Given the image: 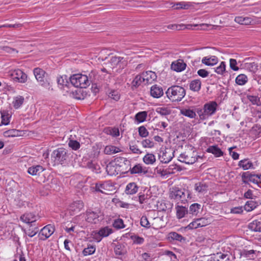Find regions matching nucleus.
Instances as JSON below:
<instances>
[{
  "mask_svg": "<svg viewBox=\"0 0 261 261\" xmlns=\"http://www.w3.org/2000/svg\"><path fill=\"white\" fill-rule=\"evenodd\" d=\"M98 80V76L94 71H92L89 77L85 74L77 73L72 75L70 78L71 83L74 87L81 88H86L91 83H94Z\"/></svg>",
  "mask_w": 261,
  "mask_h": 261,
  "instance_id": "f257e3e1",
  "label": "nucleus"
},
{
  "mask_svg": "<svg viewBox=\"0 0 261 261\" xmlns=\"http://www.w3.org/2000/svg\"><path fill=\"white\" fill-rule=\"evenodd\" d=\"M169 198L178 203H186L188 200L193 199L194 196L192 192L188 189L173 187L170 189Z\"/></svg>",
  "mask_w": 261,
  "mask_h": 261,
  "instance_id": "f03ea898",
  "label": "nucleus"
},
{
  "mask_svg": "<svg viewBox=\"0 0 261 261\" xmlns=\"http://www.w3.org/2000/svg\"><path fill=\"white\" fill-rule=\"evenodd\" d=\"M126 65L127 61L124 58L113 56L110 57L109 62L106 64V67L101 69V71L108 73H111V71L119 72Z\"/></svg>",
  "mask_w": 261,
  "mask_h": 261,
  "instance_id": "7ed1b4c3",
  "label": "nucleus"
},
{
  "mask_svg": "<svg viewBox=\"0 0 261 261\" xmlns=\"http://www.w3.org/2000/svg\"><path fill=\"white\" fill-rule=\"evenodd\" d=\"M167 97L172 101H180L186 95L185 89L179 86L169 88L166 92Z\"/></svg>",
  "mask_w": 261,
  "mask_h": 261,
  "instance_id": "20e7f679",
  "label": "nucleus"
},
{
  "mask_svg": "<svg viewBox=\"0 0 261 261\" xmlns=\"http://www.w3.org/2000/svg\"><path fill=\"white\" fill-rule=\"evenodd\" d=\"M217 103L215 101H211L205 103L202 109L198 111V114L202 120L208 119L214 114L216 111Z\"/></svg>",
  "mask_w": 261,
  "mask_h": 261,
  "instance_id": "39448f33",
  "label": "nucleus"
},
{
  "mask_svg": "<svg viewBox=\"0 0 261 261\" xmlns=\"http://www.w3.org/2000/svg\"><path fill=\"white\" fill-rule=\"evenodd\" d=\"M91 189L95 192L108 194L109 192L113 190L114 185L110 181H105L96 183Z\"/></svg>",
  "mask_w": 261,
  "mask_h": 261,
  "instance_id": "423d86ee",
  "label": "nucleus"
},
{
  "mask_svg": "<svg viewBox=\"0 0 261 261\" xmlns=\"http://www.w3.org/2000/svg\"><path fill=\"white\" fill-rule=\"evenodd\" d=\"M34 76L39 84L45 88L49 87V82L46 79V73L42 69L35 68L33 70Z\"/></svg>",
  "mask_w": 261,
  "mask_h": 261,
  "instance_id": "0eeeda50",
  "label": "nucleus"
},
{
  "mask_svg": "<svg viewBox=\"0 0 261 261\" xmlns=\"http://www.w3.org/2000/svg\"><path fill=\"white\" fill-rule=\"evenodd\" d=\"M40 218L39 216L34 212H26L20 216V220L26 224H34Z\"/></svg>",
  "mask_w": 261,
  "mask_h": 261,
  "instance_id": "6e6552de",
  "label": "nucleus"
},
{
  "mask_svg": "<svg viewBox=\"0 0 261 261\" xmlns=\"http://www.w3.org/2000/svg\"><path fill=\"white\" fill-rule=\"evenodd\" d=\"M181 168L177 164H171L168 169H161L157 168V173L161 175V176L167 178L169 175L175 173L177 171H180Z\"/></svg>",
  "mask_w": 261,
  "mask_h": 261,
  "instance_id": "1a4fd4ad",
  "label": "nucleus"
},
{
  "mask_svg": "<svg viewBox=\"0 0 261 261\" xmlns=\"http://www.w3.org/2000/svg\"><path fill=\"white\" fill-rule=\"evenodd\" d=\"M12 79L16 82L25 83L28 80L27 75L20 69H15L11 73Z\"/></svg>",
  "mask_w": 261,
  "mask_h": 261,
  "instance_id": "9d476101",
  "label": "nucleus"
},
{
  "mask_svg": "<svg viewBox=\"0 0 261 261\" xmlns=\"http://www.w3.org/2000/svg\"><path fill=\"white\" fill-rule=\"evenodd\" d=\"M112 232V229L109 227H102L93 234V238L96 242H99L102 238L108 237Z\"/></svg>",
  "mask_w": 261,
  "mask_h": 261,
  "instance_id": "9b49d317",
  "label": "nucleus"
},
{
  "mask_svg": "<svg viewBox=\"0 0 261 261\" xmlns=\"http://www.w3.org/2000/svg\"><path fill=\"white\" fill-rule=\"evenodd\" d=\"M55 227L51 224H48L41 229L39 232V237L41 240H45L48 238L55 231Z\"/></svg>",
  "mask_w": 261,
  "mask_h": 261,
  "instance_id": "f8f14e48",
  "label": "nucleus"
},
{
  "mask_svg": "<svg viewBox=\"0 0 261 261\" xmlns=\"http://www.w3.org/2000/svg\"><path fill=\"white\" fill-rule=\"evenodd\" d=\"M66 155V150L63 148H59L53 151L51 158L54 159V162H63L65 160Z\"/></svg>",
  "mask_w": 261,
  "mask_h": 261,
  "instance_id": "ddd939ff",
  "label": "nucleus"
},
{
  "mask_svg": "<svg viewBox=\"0 0 261 261\" xmlns=\"http://www.w3.org/2000/svg\"><path fill=\"white\" fill-rule=\"evenodd\" d=\"M257 251L253 249H243L239 251L240 258L247 259H253L256 256Z\"/></svg>",
  "mask_w": 261,
  "mask_h": 261,
  "instance_id": "4468645a",
  "label": "nucleus"
},
{
  "mask_svg": "<svg viewBox=\"0 0 261 261\" xmlns=\"http://www.w3.org/2000/svg\"><path fill=\"white\" fill-rule=\"evenodd\" d=\"M84 207V203L81 200H78L72 203L69 207L71 215L79 212Z\"/></svg>",
  "mask_w": 261,
  "mask_h": 261,
  "instance_id": "2eb2a0df",
  "label": "nucleus"
},
{
  "mask_svg": "<svg viewBox=\"0 0 261 261\" xmlns=\"http://www.w3.org/2000/svg\"><path fill=\"white\" fill-rule=\"evenodd\" d=\"M186 64L182 60H178L172 63L171 68L176 72H181L186 69Z\"/></svg>",
  "mask_w": 261,
  "mask_h": 261,
  "instance_id": "dca6fc26",
  "label": "nucleus"
},
{
  "mask_svg": "<svg viewBox=\"0 0 261 261\" xmlns=\"http://www.w3.org/2000/svg\"><path fill=\"white\" fill-rule=\"evenodd\" d=\"M150 92L151 96L156 98L161 97L164 94L162 87L157 85L151 86Z\"/></svg>",
  "mask_w": 261,
  "mask_h": 261,
  "instance_id": "f3484780",
  "label": "nucleus"
},
{
  "mask_svg": "<svg viewBox=\"0 0 261 261\" xmlns=\"http://www.w3.org/2000/svg\"><path fill=\"white\" fill-rule=\"evenodd\" d=\"M243 179H247L254 183L261 182V174H251L249 172H244L242 174Z\"/></svg>",
  "mask_w": 261,
  "mask_h": 261,
  "instance_id": "a211bd4d",
  "label": "nucleus"
},
{
  "mask_svg": "<svg viewBox=\"0 0 261 261\" xmlns=\"http://www.w3.org/2000/svg\"><path fill=\"white\" fill-rule=\"evenodd\" d=\"M143 80L145 81V85L150 84L156 79V75L154 72L151 71H147L143 72Z\"/></svg>",
  "mask_w": 261,
  "mask_h": 261,
  "instance_id": "6ab92c4d",
  "label": "nucleus"
},
{
  "mask_svg": "<svg viewBox=\"0 0 261 261\" xmlns=\"http://www.w3.org/2000/svg\"><path fill=\"white\" fill-rule=\"evenodd\" d=\"M201 62L206 66H214L218 62V58L215 56H208L203 57Z\"/></svg>",
  "mask_w": 261,
  "mask_h": 261,
  "instance_id": "aec40b11",
  "label": "nucleus"
},
{
  "mask_svg": "<svg viewBox=\"0 0 261 261\" xmlns=\"http://www.w3.org/2000/svg\"><path fill=\"white\" fill-rule=\"evenodd\" d=\"M86 220L91 223L96 224L98 221V214L92 211H88L86 213Z\"/></svg>",
  "mask_w": 261,
  "mask_h": 261,
  "instance_id": "412c9836",
  "label": "nucleus"
},
{
  "mask_svg": "<svg viewBox=\"0 0 261 261\" xmlns=\"http://www.w3.org/2000/svg\"><path fill=\"white\" fill-rule=\"evenodd\" d=\"M176 215L177 219H180L185 217L188 213V208L186 206L177 204L175 206Z\"/></svg>",
  "mask_w": 261,
  "mask_h": 261,
  "instance_id": "4be33fe9",
  "label": "nucleus"
},
{
  "mask_svg": "<svg viewBox=\"0 0 261 261\" xmlns=\"http://www.w3.org/2000/svg\"><path fill=\"white\" fill-rule=\"evenodd\" d=\"M139 189V187L134 182L128 183L125 189V193L127 195H133L136 194Z\"/></svg>",
  "mask_w": 261,
  "mask_h": 261,
  "instance_id": "5701e85b",
  "label": "nucleus"
},
{
  "mask_svg": "<svg viewBox=\"0 0 261 261\" xmlns=\"http://www.w3.org/2000/svg\"><path fill=\"white\" fill-rule=\"evenodd\" d=\"M45 168L40 165H33L28 168V172L32 175L40 174L44 170Z\"/></svg>",
  "mask_w": 261,
  "mask_h": 261,
  "instance_id": "b1692460",
  "label": "nucleus"
},
{
  "mask_svg": "<svg viewBox=\"0 0 261 261\" xmlns=\"http://www.w3.org/2000/svg\"><path fill=\"white\" fill-rule=\"evenodd\" d=\"M152 217L150 216V213H148L147 216L144 215L142 216L140 219V224L141 225L145 227L146 228H151V219Z\"/></svg>",
  "mask_w": 261,
  "mask_h": 261,
  "instance_id": "393cba45",
  "label": "nucleus"
},
{
  "mask_svg": "<svg viewBox=\"0 0 261 261\" xmlns=\"http://www.w3.org/2000/svg\"><path fill=\"white\" fill-rule=\"evenodd\" d=\"M129 170L131 174L146 173L147 172V169L145 167H143L141 164H136L133 167H129Z\"/></svg>",
  "mask_w": 261,
  "mask_h": 261,
  "instance_id": "a878e982",
  "label": "nucleus"
},
{
  "mask_svg": "<svg viewBox=\"0 0 261 261\" xmlns=\"http://www.w3.org/2000/svg\"><path fill=\"white\" fill-rule=\"evenodd\" d=\"M151 227L154 229H158L163 226V220L159 217H152L150 222Z\"/></svg>",
  "mask_w": 261,
  "mask_h": 261,
  "instance_id": "bb28decb",
  "label": "nucleus"
},
{
  "mask_svg": "<svg viewBox=\"0 0 261 261\" xmlns=\"http://www.w3.org/2000/svg\"><path fill=\"white\" fill-rule=\"evenodd\" d=\"M201 82L200 80H192L190 83V89L193 91L198 92L201 89Z\"/></svg>",
  "mask_w": 261,
  "mask_h": 261,
  "instance_id": "cd10ccee",
  "label": "nucleus"
},
{
  "mask_svg": "<svg viewBox=\"0 0 261 261\" xmlns=\"http://www.w3.org/2000/svg\"><path fill=\"white\" fill-rule=\"evenodd\" d=\"M248 227L252 231L261 232V221L254 220L249 224Z\"/></svg>",
  "mask_w": 261,
  "mask_h": 261,
  "instance_id": "c85d7f7f",
  "label": "nucleus"
},
{
  "mask_svg": "<svg viewBox=\"0 0 261 261\" xmlns=\"http://www.w3.org/2000/svg\"><path fill=\"white\" fill-rule=\"evenodd\" d=\"M148 113L146 111H141L135 115V119L138 123L144 122L147 117Z\"/></svg>",
  "mask_w": 261,
  "mask_h": 261,
  "instance_id": "c756f323",
  "label": "nucleus"
},
{
  "mask_svg": "<svg viewBox=\"0 0 261 261\" xmlns=\"http://www.w3.org/2000/svg\"><path fill=\"white\" fill-rule=\"evenodd\" d=\"M191 4L189 2H180L173 4L172 8L173 9H188L191 7Z\"/></svg>",
  "mask_w": 261,
  "mask_h": 261,
  "instance_id": "7c9ffc66",
  "label": "nucleus"
},
{
  "mask_svg": "<svg viewBox=\"0 0 261 261\" xmlns=\"http://www.w3.org/2000/svg\"><path fill=\"white\" fill-rule=\"evenodd\" d=\"M248 81V77L245 74H240L238 75L235 80L236 83L240 86L245 85Z\"/></svg>",
  "mask_w": 261,
  "mask_h": 261,
  "instance_id": "2f4dec72",
  "label": "nucleus"
},
{
  "mask_svg": "<svg viewBox=\"0 0 261 261\" xmlns=\"http://www.w3.org/2000/svg\"><path fill=\"white\" fill-rule=\"evenodd\" d=\"M226 64L225 62L222 61L220 64L215 67L214 70L219 75H224L226 73Z\"/></svg>",
  "mask_w": 261,
  "mask_h": 261,
  "instance_id": "473e14b6",
  "label": "nucleus"
},
{
  "mask_svg": "<svg viewBox=\"0 0 261 261\" xmlns=\"http://www.w3.org/2000/svg\"><path fill=\"white\" fill-rule=\"evenodd\" d=\"M207 151L212 153L216 157H219L223 155V152L217 146H211L207 149Z\"/></svg>",
  "mask_w": 261,
  "mask_h": 261,
  "instance_id": "72a5a7b5",
  "label": "nucleus"
},
{
  "mask_svg": "<svg viewBox=\"0 0 261 261\" xmlns=\"http://www.w3.org/2000/svg\"><path fill=\"white\" fill-rule=\"evenodd\" d=\"M102 165L106 168L109 175H113L117 174L116 171L117 164H107L106 167L105 165L102 164Z\"/></svg>",
  "mask_w": 261,
  "mask_h": 261,
  "instance_id": "f704fd0d",
  "label": "nucleus"
},
{
  "mask_svg": "<svg viewBox=\"0 0 261 261\" xmlns=\"http://www.w3.org/2000/svg\"><path fill=\"white\" fill-rule=\"evenodd\" d=\"M258 205V204L257 202L253 200H249L246 203L244 209L247 212H251L254 210Z\"/></svg>",
  "mask_w": 261,
  "mask_h": 261,
  "instance_id": "c9c22d12",
  "label": "nucleus"
},
{
  "mask_svg": "<svg viewBox=\"0 0 261 261\" xmlns=\"http://www.w3.org/2000/svg\"><path fill=\"white\" fill-rule=\"evenodd\" d=\"M121 150L117 147L113 145H108L106 146L104 151L107 154H112L119 152Z\"/></svg>",
  "mask_w": 261,
  "mask_h": 261,
  "instance_id": "e433bc0d",
  "label": "nucleus"
},
{
  "mask_svg": "<svg viewBox=\"0 0 261 261\" xmlns=\"http://www.w3.org/2000/svg\"><path fill=\"white\" fill-rule=\"evenodd\" d=\"M201 208V205L200 204L195 203L191 204L190 206L189 212L190 214L193 215H197L200 210Z\"/></svg>",
  "mask_w": 261,
  "mask_h": 261,
  "instance_id": "4c0bfd02",
  "label": "nucleus"
},
{
  "mask_svg": "<svg viewBox=\"0 0 261 261\" xmlns=\"http://www.w3.org/2000/svg\"><path fill=\"white\" fill-rule=\"evenodd\" d=\"M23 101L24 97L22 96L18 95L14 98L12 103L13 107L17 109L21 106Z\"/></svg>",
  "mask_w": 261,
  "mask_h": 261,
  "instance_id": "58836bf2",
  "label": "nucleus"
},
{
  "mask_svg": "<svg viewBox=\"0 0 261 261\" xmlns=\"http://www.w3.org/2000/svg\"><path fill=\"white\" fill-rule=\"evenodd\" d=\"M244 68L251 72H255L258 69V66L254 62L246 63L244 64Z\"/></svg>",
  "mask_w": 261,
  "mask_h": 261,
  "instance_id": "ea45409f",
  "label": "nucleus"
},
{
  "mask_svg": "<svg viewBox=\"0 0 261 261\" xmlns=\"http://www.w3.org/2000/svg\"><path fill=\"white\" fill-rule=\"evenodd\" d=\"M207 186L203 182H198L194 185V190L198 193H202L206 191Z\"/></svg>",
  "mask_w": 261,
  "mask_h": 261,
  "instance_id": "a19ab883",
  "label": "nucleus"
},
{
  "mask_svg": "<svg viewBox=\"0 0 261 261\" xmlns=\"http://www.w3.org/2000/svg\"><path fill=\"white\" fill-rule=\"evenodd\" d=\"M57 83L61 88L66 87L68 84V79L66 75H62L57 77Z\"/></svg>",
  "mask_w": 261,
  "mask_h": 261,
  "instance_id": "79ce46f5",
  "label": "nucleus"
},
{
  "mask_svg": "<svg viewBox=\"0 0 261 261\" xmlns=\"http://www.w3.org/2000/svg\"><path fill=\"white\" fill-rule=\"evenodd\" d=\"M180 113L190 118H194L196 116V113L193 110L190 109H182L180 110Z\"/></svg>",
  "mask_w": 261,
  "mask_h": 261,
  "instance_id": "37998d69",
  "label": "nucleus"
},
{
  "mask_svg": "<svg viewBox=\"0 0 261 261\" xmlns=\"http://www.w3.org/2000/svg\"><path fill=\"white\" fill-rule=\"evenodd\" d=\"M155 112L161 115L166 116L170 114L171 110L166 107H159L156 108Z\"/></svg>",
  "mask_w": 261,
  "mask_h": 261,
  "instance_id": "c03bdc74",
  "label": "nucleus"
},
{
  "mask_svg": "<svg viewBox=\"0 0 261 261\" xmlns=\"http://www.w3.org/2000/svg\"><path fill=\"white\" fill-rule=\"evenodd\" d=\"M77 177L78 180H75L74 177L72 178L70 180V184L78 188H81L84 186V182L81 179L82 177L81 175H77Z\"/></svg>",
  "mask_w": 261,
  "mask_h": 261,
  "instance_id": "a18cd8bd",
  "label": "nucleus"
},
{
  "mask_svg": "<svg viewBox=\"0 0 261 261\" xmlns=\"http://www.w3.org/2000/svg\"><path fill=\"white\" fill-rule=\"evenodd\" d=\"M2 115V124L4 125H7L10 122V119L11 116L9 114L5 111L1 112Z\"/></svg>",
  "mask_w": 261,
  "mask_h": 261,
  "instance_id": "49530a36",
  "label": "nucleus"
},
{
  "mask_svg": "<svg viewBox=\"0 0 261 261\" xmlns=\"http://www.w3.org/2000/svg\"><path fill=\"white\" fill-rule=\"evenodd\" d=\"M105 133L113 137H116L119 136V130L118 128H107L105 129Z\"/></svg>",
  "mask_w": 261,
  "mask_h": 261,
  "instance_id": "de8ad7c7",
  "label": "nucleus"
},
{
  "mask_svg": "<svg viewBox=\"0 0 261 261\" xmlns=\"http://www.w3.org/2000/svg\"><path fill=\"white\" fill-rule=\"evenodd\" d=\"M141 145L144 148H152L154 147L155 143L153 141L146 139L141 141Z\"/></svg>",
  "mask_w": 261,
  "mask_h": 261,
  "instance_id": "09e8293b",
  "label": "nucleus"
},
{
  "mask_svg": "<svg viewBox=\"0 0 261 261\" xmlns=\"http://www.w3.org/2000/svg\"><path fill=\"white\" fill-rule=\"evenodd\" d=\"M169 238L172 240L182 242L185 240V238L180 234L176 232H170L169 234Z\"/></svg>",
  "mask_w": 261,
  "mask_h": 261,
  "instance_id": "8fccbe9b",
  "label": "nucleus"
},
{
  "mask_svg": "<svg viewBox=\"0 0 261 261\" xmlns=\"http://www.w3.org/2000/svg\"><path fill=\"white\" fill-rule=\"evenodd\" d=\"M95 247L93 245H89L85 248L83 251V254L84 256L93 254L95 252Z\"/></svg>",
  "mask_w": 261,
  "mask_h": 261,
  "instance_id": "3c124183",
  "label": "nucleus"
},
{
  "mask_svg": "<svg viewBox=\"0 0 261 261\" xmlns=\"http://www.w3.org/2000/svg\"><path fill=\"white\" fill-rule=\"evenodd\" d=\"M20 132L16 129H10L8 130L7 131H6L4 133L5 136L6 137H17L19 136L20 135Z\"/></svg>",
  "mask_w": 261,
  "mask_h": 261,
  "instance_id": "603ef678",
  "label": "nucleus"
},
{
  "mask_svg": "<svg viewBox=\"0 0 261 261\" xmlns=\"http://www.w3.org/2000/svg\"><path fill=\"white\" fill-rule=\"evenodd\" d=\"M143 161L145 163H154L155 162V157L152 153H147L143 158Z\"/></svg>",
  "mask_w": 261,
  "mask_h": 261,
  "instance_id": "864d4df0",
  "label": "nucleus"
},
{
  "mask_svg": "<svg viewBox=\"0 0 261 261\" xmlns=\"http://www.w3.org/2000/svg\"><path fill=\"white\" fill-rule=\"evenodd\" d=\"M138 133L142 138H146L149 135V132L144 126H141L138 128Z\"/></svg>",
  "mask_w": 261,
  "mask_h": 261,
  "instance_id": "5fc2aeb1",
  "label": "nucleus"
},
{
  "mask_svg": "<svg viewBox=\"0 0 261 261\" xmlns=\"http://www.w3.org/2000/svg\"><path fill=\"white\" fill-rule=\"evenodd\" d=\"M114 252L116 255H121L124 254V246L122 244H118L116 245L114 248Z\"/></svg>",
  "mask_w": 261,
  "mask_h": 261,
  "instance_id": "6e6d98bb",
  "label": "nucleus"
},
{
  "mask_svg": "<svg viewBox=\"0 0 261 261\" xmlns=\"http://www.w3.org/2000/svg\"><path fill=\"white\" fill-rule=\"evenodd\" d=\"M38 227L35 226L33 229L29 228L25 231V233L30 237L35 236L38 232Z\"/></svg>",
  "mask_w": 261,
  "mask_h": 261,
  "instance_id": "4d7b16f0",
  "label": "nucleus"
},
{
  "mask_svg": "<svg viewBox=\"0 0 261 261\" xmlns=\"http://www.w3.org/2000/svg\"><path fill=\"white\" fill-rule=\"evenodd\" d=\"M133 84L135 86H139L141 84H145V81L143 80V74L137 75L133 80Z\"/></svg>",
  "mask_w": 261,
  "mask_h": 261,
  "instance_id": "13d9d810",
  "label": "nucleus"
},
{
  "mask_svg": "<svg viewBox=\"0 0 261 261\" xmlns=\"http://www.w3.org/2000/svg\"><path fill=\"white\" fill-rule=\"evenodd\" d=\"M69 146L73 150H76L80 147V144L76 140H70L68 142Z\"/></svg>",
  "mask_w": 261,
  "mask_h": 261,
  "instance_id": "bf43d9fd",
  "label": "nucleus"
},
{
  "mask_svg": "<svg viewBox=\"0 0 261 261\" xmlns=\"http://www.w3.org/2000/svg\"><path fill=\"white\" fill-rule=\"evenodd\" d=\"M113 226L117 229H121L124 228L125 225H124L123 221L121 219H118L114 221L113 223Z\"/></svg>",
  "mask_w": 261,
  "mask_h": 261,
  "instance_id": "052dcab7",
  "label": "nucleus"
},
{
  "mask_svg": "<svg viewBox=\"0 0 261 261\" xmlns=\"http://www.w3.org/2000/svg\"><path fill=\"white\" fill-rule=\"evenodd\" d=\"M109 97L116 101H117L119 99L120 96L118 91L113 90L110 92Z\"/></svg>",
  "mask_w": 261,
  "mask_h": 261,
  "instance_id": "680f3d73",
  "label": "nucleus"
},
{
  "mask_svg": "<svg viewBox=\"0 0 261 261\" xmlns=\"http://www.w3.org/2000/svg\"><path fill=\"white\" fill-rule=\"evenodd\" d=\"M237 62L236 59H229V66L230 68L233 71H237L239 70V68L237 66Z\"/></svg>",
  "mask_w": 261,
  "mask_h": 261,
  "instance_id": "e2e57ef3",
  "label": "nucleus"
},
{
  "mask_svg": "<svg viewBox=\"0 0 261 261\" xmlns=\"http://www.w3.org/2000/svg\"><path fill=\"white\" fill-rule=\"evenodd\" d=\"M230 255L227 254H218L219 261H231Z\"/></svg>",
  "mask_w": 261,
  "mask_h": 261,
  "instance_id": "0e129e2a",
  "label": "nucleus"
},
{
  "mask_svg": "<svg viewBox=\"0 0 261 261\" xmlns=\"http://www.w3.org/2000/svg\"><path fill=\"white\" fill-rule=\"evenodd\" d=\"M199 227L205 226L210 223V221L205 218L197 219Z\"/></svg>",
  "mask_w": 261,
  "mask_h": 261,
  "instance_id": "69168bd1",
  "label": "nucleus"
},
{
  "mask_svg": "<svg viewBox=\"0 0 261 261\" xmlns=\"http://www.w3.org/2000/svg\"><path fill=\"white\" fill-rule=\"evenodd\" d=\"M132 239L133 240L134 243L136 244H142L144 242V238L137 236L132 237Z\"/></svg>",
  "mask_w": 261,
  "mask_h": 261,
  "instance_id": "338daca9",
  "label": "nucleus"
},
{
  "mask_svg": "<svg viewBox=\"0 0 261 261\" xmlns=\"http://www.w3.org/2000/svg\"><path fill=\"white\" fill-rule=\"evenodd\" d=\"M199 227L197 219L191 222L187 227L189 229H196Z\"/></svg>",
  "mask_w": 261,
  "mask_h": 261,
  "instance_id": "774afa93",
  "label": "nucleus"
}]
</instances>
